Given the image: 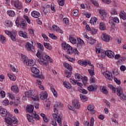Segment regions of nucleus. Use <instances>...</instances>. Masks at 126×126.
Segmentation results:
<instances>
[{"label":"nucleus","mask_w":126,"mask_h":126,"mask_svg":"<svg viewBox=\"0 0 126 126\" xmlns=\"http://www.w3.org/2000/svg\"><path fill=\"white\" fill-rule=\"evenodd\" d=\"M61 107H63V105L61 102H58L56 104H55L54 106V114H53V117L54 119H52L50 122V125H52L54 126H57V122L58 123L59 126H62V119L61 117L57 115L59 114V110Z\"/></svg>","instance_id":"obj_1"},{"label":"nucleus","mask_w":126,"mask_h":126,"mask_svg":"<svg viewBox=\"0 0 126 126\" xmlns=\"http://www.w3.org/2000/svg\"><path fill=\"white\" fill-rule=\"evenodd\" d=\"M88 110L89 111H93V110H94V106L92 105H89L88 106Z\"/></svg>","instance_id":"obj_62"},{"label":"nucleus","mask_w":126,"mask_h":126,"mask_svg":"<svg viewBox=\"0 0 126 126\" xmlns=\"http://www.w3.org/2000/svg\"><path fill=\"white\" fill-rule=\"evenodd\" d=\"M32 99H33L34 101H39L40 98L39 97V95L33 94V95L32 97Z\"/></svg>","instance_id":"obj_45"},{"label":"nucleus","mask_w":126,"mask_h":126,"mask_svg":"<svg viewBox=\"0 0 126 126\" xmlns=\"http://www.w3.org/2000/svg\"><path fill=\"white\" fill-rule=\"evenodd\" d=\"M94 118H92L90 120V126H94Z\"/></svg>","instance_id":"obj_64"},{"label":"nucleus","mask_w":126,"mask_h":126,"mask_svg":"<svg viewBox=\"0 0 126 126\" xmlns=\"http://www.w3.org/2000/svg\"><path fill=\"white\" fill-rule=\"evenodd\" d=\"M106 56L109 59H114V57L115 56V53L111 50L106 51Z\"/></svg>","instance_id":"obj_15"},{"label":"nucleus","mask_w":126,"mask_h":126,"mask_svg":"<svg viewBox=\"0 0 126 126\" xmlns=\"http://www.w3.org/2000/svg\"><path fill=\"white\" fill-rule=\"evenodd\" d=\"M52 28H53L54 30H55L56 32H58V33H60V34H63V32L62 30L60 29V27L59 26H57L56 25H53L52 26Z\"/></svg>","instance_id":"obj_22"},{"label":"nucleus","mask_w":126,"mask_h":126,"mask_svg":"<svg viewBox=\"0 0 126 126\" xmlns=\"http://www.w3.org/2000/svg\"><path fill=\"white\" fill-rule=\"evenodd\" d=\"M49 37H50V38H51V39H53V40H57L58 39L57 36L52 33H49Z\"/></svg>","instance_id":"obj_50"},{"label":"nucleus","mask_w":126,"mask_h":126,"mask_svg":"<svg viewBox=\"0 0 126 126\" xmlns=\"http://www.w3.org/2000/svg\"><path fill=\"white\" fill-rule=\"evenodd\" d=\"M27 111L29 112V113H33V111H34V106L30 105L27 107Z\"/></svg>","instance_id":"obj_30"},{"label":"nucleus","mask_w":126,"mask_h":126,"mask_svg":"<svg viewBox=\"0 0 126 126\" xmlns=\"http://www.w3.org/2000/svg\"><path fill=\"white\" fill-rule=\"evenodd\" d=\"M0 41L2 43H5L6 42L5 38L4 36H3V35H0Z\"/></svg>","instance_id":"obj_51"},{"label":"nucleus","mask_w":126,"mask_h":126,"mask_svg":"<svg viewBox=\"0 0 126 126\" xmlns=\"http://www.w3.org/2000/svg\"><path fill=\"white\" fill-rule=\"evenodd\" d=\"M80 97L81 98V100L82 102H86L88 99L87 98V97L86 96H85L83 94H80Z\"/></svg>","instance_id":"obj_37"},{"label":"nucleus","mask_w":126,"mask_h":126,"mask_svg":"<svg viewBox=\"0 0 126 126\" xmlns=\"http://www.w3.org/2000/svg\"><path fill=\"white\" fill-rule=\"evenodd\" d=\"M64 86L67 89H70L71 88V85L68 82H64L63 83Z\"/></svg>","instance_id":"obj_35"},{"label":"nucleus","mask_w":126,"mask_h":126,"mask_svg":"<svg viewBox=\"0 0 126 126\" xmlns=\"http://www.w3.org/2000/svg\"><path fill=\"white\" fill-rule=\"evenodd\" d=\"M73 54H74L76 56H79V52L77 50V48H74L73 50Z\"/></svg>","instance_id":"obj_55"},{"label":"nucleus","mask_w":126,"mask_h":126,"mask_svg":"<svg viewBox=\"0 0 126 126\" xmlns=\"http://www.w3.org/2000/svg\"><path fill=\"white\" fill-rule=\"evenodd\" d=\"M0 115L2 117H4L7 118L8 117H11V114L7 113V111L6 109L2 108V106H0Z\"/></svg>","instance_id":"obj_8"},{"label":"nucleus","mask_w":126,"mask_h":126,"mask_svg":"<svg viewBox=\"0 0 126 126\" xmlns=\"http://www.w3.org/2000/svg\"><path fill=\"white\" fill-rule=\"evenodd\" d=\"M58 3L61 6L64 5V0H58Z\"/></svg>","instance_id":"obj_60"},{"label":"nucleus","mask_w":126,"mask_h":126,"mask_svg":"<svg viewBox=\"0 0 126 126\" xmlns=\"http://www.w3.org/2000/svg\"><path fill=\"white\" fill-rule=\"evenodd\" d=\"M95 52L96 54H99L98 57L101 59H105L107 56V51L101 50L100 48H96Z\"/></svg>","instance_id":"obj_7"},{"label":"nucleus","mask_w":126,"mask_h":126,"mask_svg":"<svg viewBox=\"0 0 126 126\" xmlns=\"http://www.w3.org/2000/svg\"><path fill=\"white\" fill-rule=\"evenodd\" d=\"M83 80V83L84 85H87V81H88V78L87 77H84L83 79H82Z\"/></svg>","instance_id":"obj_56"},{"label":"nucleus","mask_w":126,"mask_h":126,"mask_svg":"<svg viewBox=\"0 0 126 126\" xmlns=\"http://www.w3.org/2000/svg\"><path fill=\"white\" fill-rule=\"evenodd\" d=\"M109 22L110 25L115 27V24L113 22H115V23H119V22H120V20H119V18L117 17L114 18L113 19V18H109Z\"/></svg>","instance_id":"obj_11"},{"label":"nucleus","mask_w":126,"mask_h":126,"mask_svg":"<svg viewBox=\"0 0 126 126\" xmlns=\"http://www.w3.org/2000/svg\"><path fill=\"white\" fill-rule=\"evenodd\" d=\"M101 39L103 40V41H104V42H109L110 40H111V37L106 33H102V35H101Z\"/></svg>","instance_id":"obj_12"},{"label":"nucleus","mask_w":126,"mask_h":126,"mask_svg":"<svg viewBox=\"0 0 126 126\" xmlns=\"http://www.w3.org/2000/svg\"><path fill=\"white\" fill-rule=\"evenodd\" d=\"M103 74H104L105 77L106 78H107V79H109V80H113V76H112V73H104Z\"/></svg>","instance_id":"obj_26"},{"label":"nucleus","mask_w":126,"mask_h":126,"mask_svg":"<svg viewBox=\"0 0 126 126\" xmlns=\"http://www.w3.org/2000/svg\"><path fill=\"white\" fill-rule=\"evenodd\" d=\"M89 43L91 44V45H93V44H94V43H96V40L95 39L91 38L89 40Z\"/></svg>","instance_id":"obj_61"},{"label":"nucleus","mask_w":126,"mask_h":126,"mask_svg":"<svg viewBox=\"0 0 126 126\" xmlns=\"http://www.w3.org/2000/svg\"><path fill=\"white\" fill-rule=\"evenodd\" d=\"M64 57L66 58V59H67V60H68L69 62H71L72 63L73 62H74V60L73 58H70L67 55H65Z\"/></svg>","instance_id":"obj_58"},{"label":"nucleus","mask_w":126,"mask_h":126,"mask_svg":"<svg viewBox=\"0 0 126 126\" xmlns=\"http://www.w3.org/2000/svg\"><path fill=\"white\" fill-rule=\"evenodd\" d=\"M65 67L67 68V70L65 71V74L66 75V77H70L71 76V73L72 72V67L71 64L67 63H63Z\"/></svg>","instance_id":"obj_4"},{"label":"nucleus","mask_w":126,"mask_h":126,"mask_svg":"<svg viewBox=\"0 0 126 126\" xmlns=\"http://www.w3.org/2000/svg\"><path fill=\"white\" fill-rule=\"evenodd\" d=\"M4 121L6 124L10 126L12 125V123L13 124H16L17 123V119L15 117H12V114H11V116H9L5 118Z\"/></svg>","instance_id":"obj_5"},{"label":"nucleus","mask_w":126,"mask_h":126,"mask_svg":"<svg viewBox=\"0 0 126 126\" xmlns=\"http://www.w3.org/2000/svg\"><path fill=\"white\" fill-rule=\"evenodd\" d=\"M14 6L15 7H16V8H18V9H21L22 8V4H21V2L18 0L15 1Z\"/></svg>","instance_id":"obj_19"},{"label":"nucleus","mask_w":126,"mask_h":126,"mask_svg":"<svg viewBox=\"0 0 126 126\" xmlns=\"http://www.w3.org/2000/svg\"><path fill=\"white\" fill-rule=\"evenodd\" d=\"M120 17L122 18L123 20H126V13L124 11L121 12L120 14Z\"/></svg>","instance_id":"obj_34"},{"label":"nucleus","mask_w":126,"mask_h":126,"mask_svg":"<svg viewBox=\"0 0 126 126\" xmlns=\"http://www.w3.org/2000/svg\"><path fill=\"white\" fill-rule=\"evenodd\" d=\"M99 12L101 15L102 17H106V15H107V12H106V11L104 10H99Z\"/></svg>","instance_id":"obj_39"},{"label":"nucleus","mask_w":126,"mask_h":126,"mask_svg":"<svg viewBox=\"0 0 126 126\" xmlns=\"http://www.w3.org/2000/svg\"><path fill=\"white\" fill-rule=\"evenodd\" d=\"M32 72L34 73V75H33L34 77H37V78H41L43 79L44 78V76H43L42 74L39 75V73H40V70L38 69L37 68L35 67H32L31 68Z\"/></svg>","instance_id":"obj_6"},{"label":"nucleus","mask_w":126,"mask_h":126,"mask_svg":"<svg viewBox=\"0 0 126 126\" xmlns=\"http://www.w3.org/2000/svg\"><path fill=\"white\" fill-rule=\"evenodd\" d=\"M97 86L95 85H90V86L87 87L88 90L92 92H94V91L97 90Z\"/></svg>","instance_id":"obj_18"},{"label":"nucleus","mask_w":126,"mask_h":126,"mask_svg":"<svg viewBox=\"0 0 126 126\" xmlns=\"http://www.w3.org/2000/svg\"><path fill=\"white\" fill-rule=\"evenodd\" d=\"M43 45L44 47H46V49H48V50H49V51H51V50H52V46H51V44H50V43L44 42L43 43Z\"/></svg>","instance_id":"obj_32"},{"label":"nucleus","mask_w":126,"mask_h":126,"mask_svg":"<svg viewBox=\"0 0 126 126\" xmlns=\"http://www.w3.org/2000/svg\"><path fill=\"white\" fill-rule=\"evenodd\" d=\"M69 40L72 44H76V43H77L76 39L73 37H69Z\"/></svg>","instance_id":"obj_40"},{"label":"nucleus","mask_w":126,"mask_h":126,"mask_svg":"<svg viewBox=\"0 0 126 126\" xmlns=\"http://www.w3.org/2000/svg\"><path fill=\"white\" fill-rule=\"evenodd\" d=\"M5 25L7 27H12V22H11L10 21H5Z\"/></svg>","instance_id":"obj_38"},{"label":"nucleus","mask_w":126,"mask_h":126,"mask_svg":"<svg viewBox=\"0 0 126 126\" xmlns=\"http://www.w3.org/2000/svg\"><path fill=\"white\" fill-rule=\"evenodd\" d=\"M78 43L77 47V48H79V49H81L82 48V46H83V44H84V41L80 39V38H78Z\"/></svg>","instance_id":"obj_16"},{"label":"nucleus","mask_w":126,"mask_h":126,"mask_svg":"<svg viewBox=\"0 0 126 126\" xmlns=\"http://www.w3.org/2000/svg\"><path fill=\"white\" fill-rule=\"evenodd\" d=\"M26 25H27L26 21L24 20H22L20 24L21 28H22V29H25V28H26Z\"/></svg>","instance_id":"obj_28"},{"label":"nucleus","mask_w":126,"mask_h":126,"mask_svg":"<svg viewBox=\"0 0 126 126\" xmlns=\"http://www.w3.org/2000/svg\"><path fill=\"white\" fill-rule=\"evenodd\" d=\"M108 87L110 89H112V93H116V88L114 87V86L112 85H109Z\"/></svg>","instance_id":"obj_49"},{"label":"nucleus","mask_w":126,"mask_h":126,"mask_svg":"<svg viewBox=\"0 0 126 126\" xmlns=\"http://www.w3.org/2000/svg\"><path fill=\"white\" fill-rule=\"evenodd\" d=\"M99 29L102 31L106 30V26H105V24L102 22H101L99 24Z\"/></svg>","instance_id":"obj_42"},{"label":"nucleus","mask_w":126,"mask_h":126,"mask_svg":"<svg viewBox=\"0 0 126 126\" xmlns=\"http://www.w3.org/2000/svg\"><path fill=\"white\" fill-rule=\"evenodd\" d=\"M62 47L63 50H65L66 49L68 55H72V54H73V49L69 44H67L66 43H64L62 44Z\"/></svg>","instance_id":"obj_3"},{"label":"nucleus","mask_w":126,"mask_h":126,"mask_svg":"<svg viewBox=\"0 0 126 126\" xmlns=\"http://www.w3.org/2000/svg\"><path fill=\"white\" fill-rule=\"evenodd\" d=\"M78 63H79V64H80V65H82V66H86L87 64H89V65H90L91 66H92L93 68V64H91V63H90V62L89 61L88 62L86 61H83L81 60H79L78 61Z\"/></svg>","instance_id":"obj_10"},{"label":"nucleus","mask_w":126,"mask_h":126,"mask_svg":"<svg viewBox=\"0 0 126 126\" xmlns=\"http://www.w3.org/2000/svg\"><path fill=\"white\" fill-rule=\"evenodd\" d=\"M25 94L26 97H31L32 98V96H33V95H34V92H33V91H28L25 92Z\"/></svg>","instance_id":"obj_23"},{"label":"nucleus","mask_w":126,"mask_h":126,"mask_svg":"<svg viewBox=\"0 0 126 126\" xmlns=\"http://www.w3.org/2000/svg\"><path fill=\"white\" fill-rule=\"evenodd\" d=\"M89 73L90 74L91 76H93L95 75V72L94 71V68L93 69H89L88 70Z\"/></svg>","instance_id":"obj_46"},{"label":"nucleus","mask_w":126,"mask_h":126,"mask_svg":"<svg viewBox=\"0 0 126 126\" xmlns=\"http://www.w3.org/2000/svg\"><path fill=\"white\" fill-rule=\"evenodd\" d=\"M25 64L28 66L30 65V66H33V65L35 64V62H34L33 60L28 59V61H27V62H26Z\"/></svg>","instance_id":"obj_24"},{"label":"nucleus","mask_w":126,"mask_h":126,"mask_svg":"<svg viewBox=\"0 0 126 126\" xmlns=\"http://www.w3.org/2000/svg\"><path fill=\"white\" fill-rule=\"evenodd\" d=\"M8 76L10 80H12L13 81H15V80H16V77H15V76H12L9 74H8Z\"/></svg>","instance_id":"obj_48"},{"label":"nucleus","mask_w":126,"mask_h":126,"mask_svg":"<svg viewBox=\"0 0 126 126\" xmlns=\"http://www.w3.org/2000/svg\"><path fill=\"white\" fill-rule=\"evenodd\" d=\"M2 104L3 106H8L9 105V101L8 99H5L3 101Z\"/></svg>","instance_id":"obj_54"},{"label":"nucleus","mask_w":126,"mask_h":126,"mask_svg":"<svg viewBox=\"0 0 126 126\" xmlns=\"http://www.w3.org/2000/svg\"><path fill=\"white\" fill-rule=\"evenodd\" d=\"M114 80L115 81V82H116L117 84H118V85H120V84H121V81L120 80H118L117 78L114 77Z\"/></svg>","instance_id":"obj_63"},{"label":"nucleus","mask_w":126,"mask_h":126,"mask_svg":"<svg viewBox=\"0 0 126 126\" xmlns=\"http://www.w3.org/2000/svg\"><path fill=\"white\" fill-rule=\"evenodd\" d=\"M101 92L103 93V94H108V91H107V88L103 86L102 88Z\"/></svg>","instance_id":"obj_53"},{"label":"nucleus","mask_w":126,"mask_h":126,"mask_svg":"<svg viewBox=\"0 0 126 126\" xmlns=\"http://www.w3.org/2000/svg\"><path fill=\"white\" fill-rule=\"evenodd\" d=\"M120 99L122 101H126V93L121 95Z\"/></svg>","instance_id":"obj_52"},{"label":"nucleus","mask_w":126,"mask_h":126,"mask_svg":"<svg viewBox=\"0 0 126 126\" xmlns=\"http://www.w3.org/2000/svg\"><path fill=\"white\" fill-rule=\"evenodd\" d=\"M117 89V94L118 96L121 97V95L123 94V89L121 87H118L116 88Z\"/></svg>","instance_id":"obj_25"},{"label":"nucleus","mask_w":126,"mask_h":126,"mask_svg":"<svg viewBox=\"0 0 126 126\" xmlns=\"http://www.w3.org/2000/svg\"><path fill=\"white\" fill-rule=\"evenodd\" d=\"M51 6L49 4L46 5L45 6H42L41 9L44 13H48L49 10H50V8Z\"/></svg>","instance_id":"obj_17"},{"label":"nucleus","mask_w":126,"mask_h":126,"mask_svg":"<svg viewBox=\"0 0 126 126\" xmlns=\"http://www.w3.org/2000/svg\"><path fill=\"white\" fill-rule=\"evenodd\" d=\"M50 89H51L52 93L55 96V97H58V93H57V92L56 91V90H55V89H54V87L51 86L50 87Z\"/></svg>","instance_id":"obj_44"},{"label":"nucleus","mask_w":126,"mask_h":126,"mask_svg":"<svg viewBox=\"0 0 126 126\" xmlns=\"http://www.w3.org/2000/svg\"><path fill=\"white\" fill-rule=\"evenodd\" d=\"M5 32L9 37H10L13 42H15V41H16V33L11 32L8 31H5Z\"/></svg>","instance_id":"obj_9"},{"label":"nucleus","mask_w":126,"mask_h":126,"mask_svg":"<svg viewBox=\"0 0 126 126\" xmlns=\"http://www.w3.org/2000/svg\"><path fill=\"white\" fill-rule=\"evenodd\" d=\"M31 15L32 16V17H34V18H39V17H40L41 16L40 13L36 11H32L31 13Z\"/></svg>","instance_id":"obj_21"},{"label":"nucleus","mask_w":126,"mask_h":126,"mask_svg":"<svg viewBox=\"0 0 126 126\" xmlns=\"http://www.w3.org/2000/svg\"><path fill=\"white\" fill-rule=\"evenodd\" d=\"M36 57L38 58L39 60L38 61L40 64L47 65L48 62L49 61L50 63H53V60L50 58V56L43 55L42 52L40 51V50H37Z\"/></svg>","instance_id":"obj_2"},{"label":"nucleus","mask_w":126,"mask_h":126,"mask_svg":"<svg viewBox=\"0 0 126 126\" xmlns=\"http://www.w3.org/2000/svg\"><path fill=\"white\" fill-rule=\"evenodd\" d=\"M7 13L9 16H14V15H15V13L14 12V11L11 10H8L7 11Z\"/></svg>","instance_id":"obj_43"},{"label":"nucleus","mask_w":126,"mask_h":126,"mask_svg":"<svg viewBox=\"0 0 126 126\" xmlns=\"http://www.w3.org/2000/svg\"><path fill=\"white\" fill-rule=\"evenodd\" d=\"M75 78L76 79V80L78 81H80L82 80V76L78 73L75 74Z\"/></svg>","instance_id":"obj_31"},{"label":"nucleus","mask_w":126,"mask_h":126,"mask_svg":"<svg viewBox=\"0 0 126 126\" xmlns=\"http://www.w3.org/2000/svg\"><path fill=\"white\" fill-rule=\"evenodd\" d=\"M37 44L38 45V48L43 52L44 51V46L43 44L40 43H37Z\"/></svg>","instance_id":"obj_57"},{"label":"nucleus","mask_w":126,"mask_h":126,"mask_svg":"<svg viewBox=\"0 0 126 126\" xmlns=\"http://www.w3.org/2000/svg\"><path fill=\"white\" fill-rule=\"evenodd\" d=\"M90 31L91 34H92L93 35H95V34H96V33H97V32H98V30L94 28H92L91 29Z\"/></svg>","instance_id":"obj_47"},{"label":"nucleus","mask_w":126,"mask_h":126,"mask_svg":"<svg viewBox=\"0 0 126 126\" xmlns=\"http://www.w3.org/2000/svg\"><path fill=\"white\" fill-rule=\"evenodd\" d=\"M32 115L34 116V119H36V120H40V116L37 114H36V112H33Z\"/></svg>","instance_id":"obj_59"},{"label":"nucleus","mask_w":126,"mask_h":126,"mask_svg":"<svg viewBox=\"0 0 126 126\" xmlns=\"http://www.w3.org/2000/svg\"><path fill=\"white\" fill-rule=\"evenodd\" d=\"M97 20L98 19H97V18L95 17H93L90 21V23L91 25H94V24H96Z\"/></svg>","instance_id":"obj_27"},{"label":"nucleus","mask_w":126,"mask_h":126,"mask_svg":"<svg viewBox=\"0 0 126 126\" xmlns=\"http://www.w3.org/2000/svg\"><path fill=\"white\" fill-rule=\"evenodd\" d=\"M19 35L21 37H23L25 39H27V38L28 37V35H27V33L26 32H19Z\"/></svg>","instance_id":"obj_29"},{"label":"nucleus","mask_w":126,"mask_h":126,"mask_svg":"<svg viewBox=\"0 0 126 126\" xmlns=\"http://www.w3.org/2000/svg\"><path fill=\"white\" fill-rule=\"evenodd\" d=\"M11 91L14 92V93H18V87L17 86H13L11 89Z\"/></svg>","instance_id":"obj_33"},{"label":"nucleus","mask_w":126,"mask_h":126,"mask_svg":"<svg viewBox=\"0 0 126 126\" xmlns=\"http://www.w3.org/2000/svg\"><path fill=\"white\" fill-rule=\"evenodd\" d=\"M73 106L76 109H79L80 108V103L77 100H74L72 102Z\"/></svg>","instance_id":"obj_20"},{"label":"nucleus","mask_w":126,"mask_h":126,"mask_svg":"<svg viewBox=\"0 0 126 126\" xmlns=\"http://www.w3.org/2000/svg\"><path fill=\"white\" fill-rule=\"evenodd\" d=\"M41 100H46L48 98V93L46 92H42L40 94Z\"/></svg>","instance_id":"obj_14"},{"label":"nucleus","mask_w":126,"mask_h":126,"mask_svg":"<svg viewBox=\"0 0 126 126\" xmlns=\"http://www.w3.org/2000/svg\"><path fill=\"white\" fill-rule=\"evenodd\" d=\"M26 48L28 51H32L33 52H35V48L29 42L26 43Z\"/></svg>","instance_id":"obj_13"},{"label":"nucleus","mask_w":126,"mask_h":126,"mask_svg":"<svg viewBox=\"0 0 126 126\" xmlns=\"http://www.w3.org/2000/svg\"><path fill=\"white\" fill-rule=\"evenodd\" d=\"M21 59L23 62V63H25V64L26 63V62H27L28 58L24 55L22 54L21 55Z\"/></svg>","instance_id":"obj_41"},{"label":"nucleus","mask_w":126,"mask_h":126,"mask_svg":"<svg viewBox=\"0 0 126 126\" xmlns=\"http://www.w3.org/2000/svg\"><path fill=\"white\" fill-rule=\"evenodd\" d=\"M78 90H79L81 93H82L83 94H87V91L81 87H79Z\"/></svg>","instance_id":"obj_36"}]
</instances>
